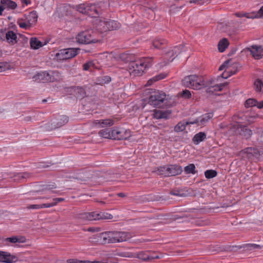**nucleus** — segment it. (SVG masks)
Listing matches in <instances>:
<instances>
[{
  "label": "nucleus",
  "mask_w": 263,
  "mask_h": 263,
  "mask_svg": "<svg viewBox=\"0 0 263 263\" xmlns=\"http://www.w3.org/2000/svg\"><path fill=\"white\" fill-rule=\"evenodd\" d=\"M229 61H225L219 68V71L224 72L217 78H209L206 80L202 77L194 74L185 77L182 80L183 84L186 87L195 90L208 87L209 92L221 91L227 83H219L221 79H227L236 73L238 71L236 64L231 65Z\"/></svg>",
  "instance_id": "nucleus-1"
},
{
  "label": "nucleus",
  "mask_w": 263,
  "mask_h": 263,
  "mask_svg": "<svg viewBox=\"0 0 263 263\" xmlns=\"http://www.w3.org/2000/svg\"><path fill=\"white\" fill-rule=\"evenodd\" d=\"M100 237L103 243H109L127 241L132 235L127 232L109 231L102 233Z\"/></svg>",
  "instance_id": "nucleus-2"
},
{
  "label": "nucleus",
  "mask_w": 263,
  "mask_h": 263,
  "mask_svg": "<svg viewBox=\"0 0 263 263\" xmlns=\"http://www.w3.org/2000/svg\"><path fill=\"white\" fill-rule=\"evenodd\" d=\"M151 66V60L142 58L139 60L131 62L128 66V70L130 74L134 76H141Z\"/></svg>",
  "instance_id": "nucleus-3"
},
{
  "label": "nucleus",
  "mask_w": 263,
  "mask_h": 263,
  "mask_svg": "<svg viewBox=\"0 0 263 263\" xmlns=\"http://www.w3.org/2000/svg\"><path fill=\"white\" fill-rule=\"evenodd\" d=\"M148 103L149 105L159 108H163L167 106V100L165 92L156 90L151 93Z\"/></svg>",
  "instance_id": "nucleus-4"
},
{
  "label": "nucleus",
  "mask_w": 263,
  "mask_h": 263,
  "mask_svg": "<svg viewBox=\"0 0 263 263\" xmlns=\"http://www.w3.org/2000/svg\"><path fill=\"white\" fill-rule=\"evenodd\" d=\"M246 118V116L242 114L234 116L233 120L235 122V123L234 124V126L237 128V132L240 135L248 139L251 136L252 132L251 129L247 127L246 123L243 121Z\"/></svg>",
  "instance_id": "nucleus-5"
},
{
  "label": "nucleus",
  "mask_w": 263,
  "mask_h": 263,
  "mask_svg": "<svg viewBox=\"0 0 263 263\" xmlns=\"http://www.w3.org/2000/svg\"><path fill=\"white\" fill-rule=\"evenodd\" d=\"M78 218L82 219L84 222L88 220H97L100 219H111L113 218L112 215L105 212H92L80 213L77 216Z\"/></svg>",
  "instance_id": "nucleus-6"
},
{
  "label": "nucleus",
  "mask_w": 263,
  "mask_h": 263,
  "mask_svg": "<svg viewBox=\"0 0 263 263\" xmlns=\"http://www.w3.org/2000/svg\"><path fill=\"white\" fill-rule=\"evenodd\" d=\"M96 33L92 30H86L80 32L76 36V41L81 44H91L99 42V39L95 37Z\"/></svg>",
  "instance_id": "nucleus-7"
},
{
  "label": "nucleus",
  "mask_w": 263,
  "mask_h": 263,
  "mask_svg": "<svg viewBox=\"0 0 263 263\" xmlns=\"http://www.w3.org/2000/svg\"><path fill=\"white\" fill-rule=\"evenodd\" d=\"M79 48H66L60 50L55 54V58L58 61H62L74 58L80 52Z\"/></svg>",
  "instance_id": "nucleus-8"
},
{
  "label": "nucleus",
  "mask_w": 263,
  "mask_h": 263,
  "mask_svg": "<svg viewBox=\"0 0 263 263\" xmlns=\"http://www.w3.org/2000/svg\"><path fill=\"white\" fill-rule=\"evenodd\" d=\"M184 51H185V49L184 46L182 45H179L169 49L164 57V59L166 60L164 65L172 62L176 57Z\"/></svg>",
  "instance_id": "nucleus-9"
},
{
  "label": "nucleus",
  "mask_w": 263,
  "mask_h": 263,
  "mask_svg": "<svg viewBox=\"0 0 263 263\" xmlns=\"http://www.w3.org/2000/svg\"><path fill=\"white\" fill-rule=\"evenodd\" d=\"M142 15L148 19L153 20L155 15L158 13L159 10L156 5L153 2L147 3L145 6L141 7Z\"/></svg>",
  "instance_id": "nucleus-10"
},
{
  "label": "nucleus",
  "mask_w": 263,
  "mask_h": 263,
  "mask_svg": "<svg viewBox=\"0 0 263 263\" xmlns=\"http://www.w3.org/2000/svg\"><path fill=\"white\" fill-rule=\"evenodd\" d=\"M112 139L115 140L127 139L131 136V132L122 127H115L112 129Z\"/></svg>",
  "instance_id": "nucleus-11"
},
{
  "label": "nucleus",
  "mask_w": 263,
  "mask_h": 263,
  "mask_svg": "<svg viewBox=\"0 0 263 263\" xmlns=\"http://www.w3.org/2000/svg\"><path fill=\"white\" fill-rule=\"evenodd\" d=\"M213 112H209L205 114L198 118L192 120V124H196L198 126H203L211 119L213 117Z\"/></svg>",
  "instance_id": "nucleus-12"
},
{
  "label": "nucleus",
  "mask_w": 263,
  "mask_h": 263,
  "mask_svg": "<svg viewBox=\"0 0 263 263\" xmlns=\"http://www.w3.org/2000/svg\"><path fill=\"white\" fill-rule=\"evenodd\" d=\"M251 54L255 59H260L263 57V46L260 45H252L248 48Z\"/></svg>",
  "instance_id": "nucleus-13"
},
{
  "label": "nucleus",
  "mask_w": 263,
  "mask_h": 263,
  "mask_svg": "<svg viewBox=\"0 0 263 263\" xmlns=\"http://www.w3.org/2000/svg\"><path fill=\"white\" fill-rule=\"evenodd\" d=\"M0 40L6 41V42L11 45H13L17 43V35L13 31H8L4 36H0Z\"/></svg>",
  "instance_id": "nucleus-14"
},
{
  "label": "nucleus",
  "mask_w": 263,
  "mask_h": 263,
  "mask_svg": "<svg viewBox=\"0 0 263 263\" xmlns=\"http://www.w3.org/2000/svg\"><path fill=\"white\" fill-rule=\"evenodd\" d=\"M115 123V120L113 119H105L96 120L94 121V125L98 128H104L110 127L114 125Z\"/></svg>",
  "instance_id": "nucleus-15"
},
{
  "label": "nucleus",
  "mask_w": 263,
  "mask_h": 263,
  "mask_svg": "<svg viewBox=\"0 0 263 263\" xmlns=\"http://www.w3.org/2000/svg\"><path fill=\"white\" fill-rule=\"evenodd\" d=\"M8 175L10 178H13L14 181L17 182L23 181L30 176V174L27 172L10 173Z\"/></svg>",
  "instance_id": "nucleus-16"
},
{
  "label": "nucleus",
  "mask_w": 263,
  "mask_h": 263,
  "mask_svg": "<svg viewBox=\"0 0 263 263\" xmlns=\"http://www.w3.org/2000/svg\"><path fill=\"white\" fill-rule=\"evenodd\" d=\"M49 74L48 71H44L38 72L33 77L34 81L37 82L46 83L49 82Z\"/></svg>",
  "instance_id": "nucleus-17"
},
{
  "label": "nucleus",
  "mask_w": 263,
  "mask_h": 263,
  "mask_svg": "<svg viewBox=\"0 0 263 263\" xmlns=\"http://www.w3.org/2000/svg\"><path fill=\"white\" fill-rule=\"evenodd\" d=\"M101 10L95 4H88V9H87L86 14L92 17H96L99 14Z\"/></svg>",
  "instance_id": "nucleus-18"
},
{
  "label": "nucleus",
  "mask_w": 263,
  "mask_h": 263,
  "mask_svg": "<svg viewBox=\"0 0 263 263\" xmlns=\"http://www.w3.org/2000/svg\"><path fill=\"white\" fill-rule=\"evenodd\" d=\"M37 17L36 12L35 11L25 14L24 16V20L26 21L27 23L30 24L31 26L37 22Z\"/></svg>",
  "instance_id": "nucleus-19"
},
{
  "label": "nucleus",
  "mask_w": 263,
  "mask_h": 263,
  "mask_svg": "<svg viewBox=\"0 0 263 263\" xmlns=\"http://www.w3.org/2000/svg\"><path fill=\"white\" fill-rule=\"evenodd\" d=\"M17 258L6 252L0 251V261L6 263H12L15 262Z\"/></svg>",
  "instance_id": "nucleus-20"
},
{
  "label": "nucleus",
  "mask_w": 263,
  "mask_h": 263,
  "mask_svg": "<svg viewBox=\"0 0 263 263\" xmlns=\"http://www.w3.org/2000/svg\"><path fill=\"white\" fill-rule=\"evenodd\" d=\"M48 74L49 82L60 81L63 78L62 73L58 70H50Z\"/></svg>",
  "instance_id": "nucleus-21"
},
{
  "label": "nucleus",
  "mask_w": 263,
  "mask_h": 263,
  "mask_svg": "<svg viewBox=\"0 0 263 263\" xmlns=\"http://www.w3.org/2000/svg\"><path fill=\"white\" fill-rule=\"evenodd\" d=\"M171 114V112L169 110L162 111L157 109L153 110V117L156 119H168Z\"/></svg>",
  "instance_id": "nucleus-22"
},
{
  "label": "nucleus",
  "mask_w": 263,
  "mask_h": 263,
  "mask_svg": "<svg viewBox=\"0 0 263 263\" xmlns=\"http://www.w3.org/2000/svg\"><path fill=\"white\" fill-rule=\"evenodd\" d=\"M167 169L168 176L178 175L182 172V167L178 165H170L167 166Z\"/></svg>",
  "instance_id": "nucleus-23"
},
{
  "label": "nucleus",
  "mask_w": 263,
  "mask_h": 263,
  "mask_svg": "<svg viewBox=\"0 0 263 263\" xmlns=\"http://www.w3.org/2000/svg\"><path fill=\"white\" fill-rule=\"evenodd\" d=\"M68 121V117L65 115L59 116L56 121H53L52 124H54V128L60 127Z\"/></svg>",
  "instance_id": "nucleus-24"
},
{
  "label": "nucleus",
  "mask_w": 263,
  "mask_h": 263,
  "mask_svg": "<svg viewBox=\"0 0 263 263\" xmlns=\"http://www.w3.org/2000/svg\"><path fill=\"white\" fill-rule=\"evenodd\" d=\"M96 23L97 24V29L101 32H106L105 26H107V19L105 18H102L100 19H97L96 20Z\"/></svg>",
  "instance_id": "nucleus-25"
},
{
  "label": "nucleus",
  "mask_w": 263,
  "mask_h": 263,
  "mask_svg": "<svg viewBox=\"0 0 263 263\" xmlns=\"http://www.w3.org/2000/svg\"><path fill=\"white\" fill-rule=\"evenodd\" d=\"M107 26H105V29L107 31L116 30L120 28V24L118 22L114 20H108L107 19Z\"/></svg>",
  "instance_id": "nucleus-26"
},
{
  "label": "nucleus",
  "mask_w": 263,
  "mask_h": 263,
  "mask_svg": "<svg viewBox=\"0 0 263 263\" xmlns=\"http://www.w3.org/2000/svg\"><path fill=\"white\" fill-rule=\"evenodd\" d=\"M138 257L139 259L144 261L151 260L152 259L159 258L158 256L151 255L149 252H140L138 254Z\"/></svg>",
  "instance_id": "nucleus-27"
},
{
  "label": "nucleus",
  "mask_w": 263,
  "mask_h": 263,
  "mask_svg": "<svg viewBox=\"0 0 263 263\" xmlns=\"http://www.w3.org/2000/svg\"><path fill=\"white\" fill-rule=\"evenodd\" d=\"M192 121H185L183 120L182 121L179 122L175 126L174 128V130L176 132H180L183 131L185 128L186 126L187 125L189 124H192L191 122Z\"/></svg>",
  "instance_id": "nucleus-28"
},
{
  "label": "nucleus",
  "mask_w": 263,
  "mask_h": 263,
  "mask_svg": "<svg viewBox=\"0 0 263 263\" xmlns=\"http://www.w3.org/2000/svg\"><path fill=\"white\" fill-rule=\"evenodd\" d=\"M1 2L5 9L13 10L17 7L16 3L11 0H1Z\"/></svg>",
  "instance_id": "nucleus-29"
},
{
  "label": "nucleus",
  "mask_w": 263,
  "mask_h": 263,
  "mask_svg": "<svg viewBox=\"0 0 263 263\" xmlns=\"http://www.w3.org/2000/svg\"><path fill=\"white\" fill-rule=\"evenodd\" d=\"M167 77V74L164 73H160L151 78L146 83V86H151L154 82L162 80Z\"/></svg>",
  "instance_id": "nucleus-30"
},
{
  "label": "nucleus",
  "mask_w": 263,
  "mask_h": 263,
  "mask_svg": "<svg viewBox=\"0 0 263 263\" xmlns=\"http://www.w3.org/2000/svg\"><path fill=\"white\" fill-rule=\"evenodd\" d=\"M261 77V79H257L254 81V87L256 91L263 92V72Z\"/></svg>",
  "instance_id": "nucleus-31"
},
{
  "label": "nucleus",
  "mask_w": 263,
  "mask_h": 263,
  "mask_svg": "<svg viewBox=\"0 0 263 263\" xmlns=\"http://www.w3.org/2000/svg\"><path fill=\"white\" fill-rule=\"evenodd\" d=\"M31 48L33 49H38L43 46L44 44L36 37H31L30 40Z\"/></svg>",
  "instance_id": "nucleus-32"
},
{
  "label": "nucleus",
  "mask_w": 263,
  "mask_h": 263,
  "mask_svg": "<svg viewBox=\"0 0 263 263\" xmlns=\"http://www.w3.org/2000/svg\"><path fill=\"white\" fill-rule=\"evenodd\" d=\"M206 139V134L203 132H199L196 134L193 138V141L195 144L204 141Z\"/></svg>",
  "instance_id": "nucleus-33"
},
{
  "label": "nucleus",
  "mask_w": 263,
  "mask_h": 263,
  "mask_svg": "<svg viewBox=\"0 0 263 263\" xmlns=\"http://www.w3.org/2000/svg\"><path fill=\"white\" fill-rule=\"evenodd\" d=\"M243 152L247 155L248 158H251L252 156L259 154L258 150L255 147H247L243 150Z\"/></svg>",
  "instance_id": "nucleus-34"
},
{
  "label": "nucleus",
  "mask_w": 263,
  "mask_h": 263,
  "mask_svg": "<svg viewBox=\"0 0 263 263\" xmlns=\"http://www.w3.org/2000/svg\"><path fill=\"white\" fill-rule=\"evenodd\" d=\"M52 200L53 202L51 203L42 204V209L48 208L55 206L59 202L64 201L65 200V199L63 198H53Z\"/></svg>",
  "instance_id": "nucleus-35"
},
{
  "label": "nucleus",
  "mask_w": 263,
  "mask_h": 263,
  "mask_svg": "<svg viewBox=\"0 0 263 263\" xmlns=\"http://www.w3.org/2000/svg\"><path fill=\"white\" fill-rule=\"evenodd\" d=\"M167 44V41L161 37H156L153 41V45L156 48H159L161 46Z\"/></svg>",
  "instance_id": "nucleus-36"
},
{
  "label": "nucleus",
  "mask_w": 263,
  "mask_h": 263,
  "mask_svg": "<svg viewBox=\"0 0 263 263\" xmlns=\"http://www.w3.org/2000/svg\"><path fill=\"white\" fill-rule=\"evenodd\" d=\"M229 45V43L228 40L226 39L223 38L222 40H221L218 44V50L220 52H223L228 47Z\"/></svg>",
  "instance_id": "nucleus-37"
},
{
  "label": "nucleus",
  "mask_w": 263,
  "mask_h": 263,
  "mask_svg": "<svg viewBox=\"0 0 263 263\" xmlns=\"http://www.w3.org/2000/svg\"><path fill=\"white\" fill-rule=\"evenodd\" d=\"M235 15L238 17H246L248 18H257V15L253 13H246V12H237L235 13Z\"/></svg>",
  "instance_id": "nucleus-38"
},
{
  "label": "nucleus",
  "mask_w": 263,
  "mask_h": 263,
  "mask_svg": "<svg viewBox=\"0 0 263 263\" xmlns=\"http://www.w3.org/2000/svg\"><path fill=\"white\" fill-rule=\"evenodd\" d=\"M99 135L104 138L112 139V130L105 128L99 131Z\"/></svg>",
  "instance_id": "nucleus-39"
},
{
  "label": "nucleus",
  "mask_w": 263,
  "mask_h": 263,
  "mask_svg": "<svg viewBox=\"0 0 263 263\" xmlns=\"http://www.w3.org/2000/svg\"><path fill=\"white\" fill-rule=\"evenodd\" d=\"M6 241L11 243L24 242L25 241V238L24 237H17L14 236L6 238Z\"/></svg>",
  "instance_id": "nucleus-40"
},
{
  "label": "nucleus",
  "mask_w": 263,
  "mask_h": 263,
  "mask_svg": "<svg viewBox=\"0 0 263 263\" xmlns=\"http://www.w3.org/2000/svg\"><path fill=\"white\" fill-rule=\"evenodd\" d=\"M167 170V166H160L158 168L156 172L158 175L166 177L168 176V173Z\"/></svg>",
  "instance_id": "nucleus-41"
},
{
  "label": "nucleus",
  "mask_w": 263,
  "mask_h": 263,
  "mask_svg": "<svg viewBox=\"0 0 263 263\" xmlns=\"http://www.w3.org/2000/svg\"><path fill=\"white\" fill-rule=\"evenodd\" d=\"M56 188V185L55 183L52 184H47L44 185L43 189H42V191L44 192L45 193H55L52 190L53 189Z\"/></svg>",
  "instance_id": "nucleus-42"
},
{
  "label": "nucleus",
  "mask_w": 263,
  "mask_h": 263,
  "mask_svg": "<svg viewBox=\"0 0 263 263\" xmlns=\"http://www.w3.org/2000/svg\"><path fill=\"white\" fill-rule=\"evenodd\" d=\"M217 172L213 170H207L204 172V175L207 179H211L217 176Z\"/></svg>",
  "instance_id": "nucleus-43"
},
{
  "label": "nucleus",
  "mask_w": 263,
  "mask_h": 263,
  "mask_svg": "<svg viewBox=\"0 0 263 263\" xmlns=\"http://www.w3.org/2000/svg\"><path fill=\"white\" fill-rule=\"evenodd\" d=\"M184 171L187 174L191 173L193 174H195L196 173L195 165L194 164H189L187 166L185 167Z\"/></svg>",
  "instance_id": "nucleus-44"
},
{
  "label": "nucleus",
  "mask_w": 263,
  "mask_h": 263,
  "mask_svg": "<svg viewBox=\"0 0 263 263\" xmlns=\"http://www.w3.org/2000/svg\"><path fill=\"white\" fill-rule=\"evenodd\" d=\"M77 10L83 14H86L87 9H88V4H82L77 7Z\"/></svg>",
  "instance_id": "nucleus-45"
},
{
  "label": "nucleus",
  "mask_w": 263,
  "mask_h": 263,
  "mask_svg": "<svg viewBox=\"0 0 263 263\" xmlns=\"http://www.w3.org/2000/svg\"><path fill=\"white\" fill-rule=\"evenodd\" d=\"M17 24L20 28L25 29H27L31 27V25L30 24H28V23H27V21L24 20V18L18 20Z\"/></svg>",
  "instance_id": "nucleus-46"
},
{
  "label": "nucleus",
  "mask_w": 263,
  "mask_h": 263,
  "mask_svg": "<svg viewBox=\"0 0 263 263\" xmlns=\"http://www.w3.org/2000/svg\"><path fill=\"white\" fill-rule=\"evenodd\" d=\"M257 103V100L254 99H249L246 100L245 103V106L246 107H251L253 106H256V103Z\"/></svg>",
  "instance_id": "nucleus-47"
},
{
  "label": "nucleus",
  "mask_w": 263,
  "mask_h": 263,
  "mask_svg": "<svg viewBox=\"0 0 263 263\" xmlns=\"http://www.w3.org/2000/svg\"><path fill=\"white\" fill-rule=\"evenodd\" d=\"M11 66L7 62H0V72L10 69Z\"/></svg>",
  "instance_id": "nucleus-48"
},
{
  "label": "nucleus",
  "mask_w": 263,
  "mask_h": 263,
  "mask_svg": "<svg viewBox=\"0 0 263 263\" xmlns=\"http://www.w3.org/2000/svg\"><path fill=\"white\" fill-rule=\"evenodd\" d=\"M74 91L79 93V97H83L85 95V91L83 87L78 86L75 88Z\"/></svg>",
  "instance_id": "nucleus-49"
},
{
  "label": "nucleus",
  "mask_w": 263,
  "mask_h": 263,
  "mask_svg": "<svg viewBox=\"0 0 263 263\" xmlns=\"http://www.w3.org/2000/svg\"><path fill=\"white\" fill-rule=\"evenodd\" d=\"M180 96L184 99H190L192 97L191 91L189 90L185 89L181 93Z\"/></svg>",
  "instance_id": "nucleus-50"
},
{
  "label": "nucleus",
  "mask_w": 263,
  "mask_h": 263,
  "mask_svg": "<svg viewBox=\"0 0 263 263\" xmlns=\"http://www.w3.org/2000/svg\"><path fill=\"white\" fill-rule=\"evenodd\" d=\"M95 65V64L93 63L92 61H89L85 64H84L83 66V69L84 70L87 71L89 70L91 67H93Z\"/></svg>",
  "instance_id": "nucleus-51"
},
{
  "label": "nucleus",
  "mask_w": 263,
  "mask_h": 263,
  "mask_svg": "<svg viewBox=\"0 0 263 263\" xmlns=\"http://www.w3.org/2000/svg\"><path fill=\"white\" fill-rule=\"evenodd\" d=\"M205 0H191L190 1V3H194L197 5H202L205 3Z\"/></svg>",
  "instance_id": "nucleus-52"
},
{
  "label": "nucleus",
  "mask_w": 263,
  "mask_h": 263,
  "mask_svg": "<svg viewBox=\"0 0 263 263\" xmlns=\"http://www.w3.org/2000/svg\"><path fill=\"white\" fill-rule=\"evenodd\" d=\"M28 209H42L41 204H30L27 206Z\"/></svg>",
  "instance_id": "nucleus-53"
},
{
  "label": "nucleus",
  "mask_w": 263,
  "mask_h": 263,
  "mask_svg": "<svg viewBox=\"0 0 263 263\" xmlns=\"http://www.w3.org/2000/svg\"><path fill=\"white\" fill-rule=\"evenodd\" d=\"M255 13L257 15V17L263 16V6L260 8L257 13Z\"/></svg>",
  "instance_id": "nucleus-54"
},
{
  "label": "nucleus",
  "mask_w": 263,
  "mask_h": 263,
  "mask_svg": "<svg viewBox=\"0 0 263 263\" xmlns=\"http://www.w3.org/2000/svg\"><path fill=\"white\" fill-rule=\"evenodd\" d=\"M256 106L259 108L261 109L263 108V101H261L260 102H258L257 101V103H256Z\"/></svg>",
  "instance_id": "nucleus-55"
},
{
  "label": "nucleus",
  "mask_w": 263,
  "mask_h": 263,
  "mask_svg": "<svg viewBox=\"0 0 263 263\" xmlns=\"http://www.w3.org/2000/svg\"><path fill=\"white\" fill-rule=\"evenodd\" d=\"M250 247L253 249H261V247L257 244H251Z\"/></svg>",
  "instance_id": "nucleus-56"
},
{
  "label": "nucleus",
  "mask_w": 263,
  "mask_h": 263,
  "mask_svg": "<svg viewBox=\"0 0 263 263\" xmlns=\"http://www.w3.org/2000/svg\"><path fill=\"white\" fill-rule=\"evenodd\" d=\"M5 8L3 5H0V15H2L3 11L4 10Z\"/></svg>",
  "instance_id": "nucleus-57"
},
{
  "label": "nucleus",
  "mask_w": 263,
  "mask_h": 263,
  "mask_svg": "<svg viewBox=\"0 0 263 263\" xmlns=\"http://www.w3.org/2000/svg\"><path fill=\"white\" fill-rule=\"evenodd\" d=\"M117 195L120 197H123L125 196V194L123 193H118Z\"/></svg>",
  "instance_id": "nucleus-58"
},
{
  "label": "nucleus",
  "mask_w": 263,
  "mask_h": 263,
  "mask_svg": "<svg viewBox=\"0 0 263 263\" xmlns=\"http://www.w3.org/2000/svg\"><path fill=\"white\" fill-rule=\"evenodd\" d=\"M21 1L23 3H25L26 5H28L29 4L27 0H21Z\"/></svg>",
  "instance_id": "nucleus-59"
},
{
  "label": "nucleus",
  "mask_w": 263,
  "mask_h": 263,
  "mask_svg": "<svg viewBox=\"0 0 263 263\" xmlns=\"http://www.w3.org/2000/svg\"><path fill=\"white\" fill-rule=\"evenodd\" d=\"M40 199H48L49 198V197H48V196H45V197H41L40 198Z\"/></svg>",
  "instance_id": "nucleus-60"
},
{
  "label": "nucleus",
  "mask_w": 263,
  "mask_h": 263,
  "mask_svg": "<svg viewBox=\"0 0 263 263\" xmlns=\"http://www.w3.org/2000/svg\"><path fill=\"white\" fill-rule=\"evenodd\" d=\"M107 81L108 82H110V80H111L110 78H109V77H107Z\"/></svg>",
  "instance_id": "nucleus-61"
},
{
  "label": "nucleus",
  "mask_w": 263,
  "mask_h": 263,
  "mask_svg": "<svg viewBox=\"0 0 263 263\" xmlns=\"http://www.w3.org/2000/svg\"><path fill=\"white\" fill-rule=\"evenodd\" d=\"M248 122H252L253 120H248Z\"/></svg>",
  "instance_id": "nucleus-62"
},
{
  "label": "nucleus",
  "mask_w": 263,
  "mask_h": 263,
  "mask_svg": "<svg viewBox=\"0 0 263 263\" xmlns=\"http://www.w3.org/2000/svg\"><path fill=\"white\" fill-rule=\"evenodd\" d=\"M172 194L173 195H177V194H176V193H172Z\"/></svg>",
  "instance_id": "nucleus-63"
},
{
  "label": "nucleus",
  "mask_w": 263,
  "mask_h": 263,
  "mask_svg": "<svg viewBox=\"0 0 263 263\" xmlns=\"http://www.w3.org/2000/svg\"><path fill=\"white\" fill-rule=\"evenodd\" d=\"M256 118V116L252 117H251V118Z\"/></svg>",
  "instance_id": "nucleus-64"
}]
</instances>
